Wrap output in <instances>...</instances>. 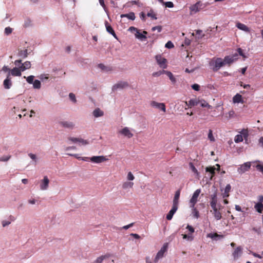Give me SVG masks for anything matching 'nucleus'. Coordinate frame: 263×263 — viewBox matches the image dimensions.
Returning a JSON list of instances; mask_svg holds the SVG:
<instances>
[{"label": "nucleus", "instance_id": "9b49d317", "mask_svg": "<svg viewBox=\"0 0 263 263\" xmlns=\"http://www.w3.org/2000/svg\"><path fill=\"white\" fill-rule=\"evenodd\" d=\"M128 86V83L127 82H119L115 84L112 87V90L115 91L118 89H123Z\"/></svg>", "mask_w": 263, "mask_h": 263}, {"label": "nucleus", "instance_id": "c756f323", "mask_svg": "<svg viewBox=\"0 0 263 263\" xmlns=\"http://www.w3.org/2000/svg\"><path fill=\"white\" fill-rule=\"evenodd\" d=\"M231 189L230 184H227L224 189V192L223 194V198L228 197L229 196V192Z\"/></svg>", "mask_w": 263, "mask_h": 263}, {"label": "nucleus", "instance_id": "2eb2a0df", "mask_svg": "<svg viewBox=\"0 0 263 263\" xmlns=\"http://www.w3.org/2000/svg\"><path fill=\"white\" fill-rule=\"evenodd\" d=\"M105 24L107 31L112 34L115 38L118 39L117 36L111 25L107 21L105 22Z\"/></svg>", "mask_w": 263, "mask_h": 263}, {"label": "nucleus", "instance_id": "a878e982", "mask_svg": "<svg viewBox=\"0 0 263 263\" xmlns=\"http://www.w3.org/2000/svg\"><path fill=\"white\" fill-rule=\"evenodd\" d=\"M31 63L29 61H26L20 66V68H21V70L22 71H24L26 69H29L31 67Z\"/></svg>", "mask_w": 263, "mask_h": 263}, {"label": "nucleus", "instance_id": "bb28decb", "mask_svg": "<svg viewBox=\"0 0 263 263\" xmlns=\"http://www.w3.org/2000/svg\"><path fill=\"white\" fill-rule=\"evenodd\" d=\"M233 101L234 103H238L240 102L243 103L242 96L239 93H237L235 96L233 97Z\"/></svg>", "mask_w": 263, "mask_h": 263}, {"label": "nucleus", "instance_id": "c03bdc74", "mask_svg": "<svg viewBox=\"0 0 263 263\" xmlns=\"http://www.w3.org/2000/svg\"><path fill=\"white\" fill-rule=\"evenodd\" d=\"M166 71L163 70V71H159L157 72H155L153 73V77H159L161 76L162 73H165Z\"/></svg>", "mask_w": 263, "mask_h": 263}, {"label": "nucleus", "instance_id": "69168bd1", "mask_svg": "<svg viewBox=\"0 0 263 263\" xmlns=\"http://www.w3.org/2000/svg\"><path fill=\"white\" fill-rule=\"evenodd\" d=\"M186 229L189 230V231L191 233H193L194 232V229L191 226L187 225L186 227Z\"/></svg>", "mask_w": 263, "mask_h": 263}, {"label": "nucleus", "instance_id": "680f3d73", "mask_svg": "<svg viewBox=\"0 0 263 263\" xmlns=\"http://www.w3.org/2000/svg\"><path fill=\"white\" fill-rule=\"evenodd\" d=\"M68 140L71 141L73 143H77V142H78L79 138L69 137V138H68Z\"/></svg>", "mask_w": 263, "mask_h": 263}, {"label": "nucleus", "instance_id": "6e6552de", "mask_svg": "<svg viewBox=\"0 0 263 263\" xmlns=\"http://www.w3.org/2000/svg\"><path fill=\"white\" fill-rule=\"evenodd\" d=\"M150 105L152 107L160 109L164 112L166 111L165 105L163 103H158L155 101H152L151 102Z\"/></svg>", "mask_w": 263, "mask_h": 263}, {"label": "nucleus", "instance_id": "0e129e2a", "mask_svg": "<svg viewBox=\"0 0 263 263\" xmlns=\"http://www.w3.org/2000/svg\"><path fill=\"white\" fill-rule=\"evenodd\" d=\"M140 18L143 21H145V20H146V15L145 14V13L143 12H142L140 13Z\"/></svg>", "mask_w": 263, "mask_h": 263}, {"label": "nucleus", "instance_id": "864d4df0", "mask_svg": "<svg viewBox=\"0 0 263 263\" xmlns=\"http://www.w3.org/2000/svg\"><path fill=\"white\" fill-rule=\"evenodd\" d=\"M127 179L129 180H133L135 179L134 176L133 174L129 172L127 174Z\"/></svg>", "mask_w": 263, "mask_h": 263}, {"label": "nucleus", "instance_id": "aec40b11", "mask_svg": "<svg viewBox=\"0 0 263 263\" xmlns=\"http://www.w3.org/2000/svg\"><path fill=\"white\" fill-rule=\"evenodd\" d=\"M237 60V58H234V57H231V55H229L225 57L223 61L224 62V65L228 64L230 66L232 63Z\"/></svg>", "mask_w": 263, "mask_h": 263}, {"label": "nucleus", "instance_id": "7ed1b4c3", "mask_svg": "<svg viewBox=\"0 0 263 263\" xmlns=\"http://www.w3.org/2000/svg\"><path fill=\"white\" fill-rule=\"evenodd\" d=\"M206 6V4H203L200 1H198L195 4L190 7V13L191 14H195L199 12L200 10L204 9Z\"/></svg>", "mask_w": 263, "mask_h": 263}, {"label": "nucleus", "instance_id": "37998d69", "mask_svg": "<svg viewBox=\"0 0 263 263\" xmlns=\"http://www.w3.org/2000/svg\"><path fill=\"white\" fill-rule=\"evenodd\" d=\"M78 142L82 145H85L89 143L88 141L82 138H79Z\"/></svg>", "mask_w": 263, "mask_h": 263}, {"label": "nucleus", "instance_id": "dca6fc26", "mask_svg": "<svg viewBox=\"0 0 263 263\" xmlns=\"http://www.w3.org/2000/svg\"><path fill=\"white\" fill-rule=\"evenodd\" d=\"M199 103V100L197 98L191 99L188 102H185V104L189 107L196 106Z\"/></svg>", "mask_w": 263, "mask_h": 263}, {"label": "nucleus", "instance_id": "de8ad7c7", "mask_svg": "<svg viewBox=\"0 0 263 263\" xmlns=\"http://www.w3.org/2000/svg\"><path fill=\"white\" fill-rule=\"evenodd\" d=\"M152 30L153 31L157 30L158 32H160L162 30V27L161 26H157L153 27Z\"/></svg>", "mask_w": 263, "mask_h": 263}, {"label": "nucleus", "instance_id": "f257e3e1", "mask_svg": "<svg viewBox=\"0 0 263 263\" xmlns=\"http://www.w3.org/2000/svg\"><path fill=\"white\" fill-rule=\"evenodd\" d=\"M128 30L132 32H135V35L136 38L143 41L146 40L147 39L146 35L147 34V32L146 31H143V33L140 32V30L137 28L132 26L128 29Z\"/></svg>", "mask_w": 263, "mask_h": 263}, {"label": "nucleus", "instance_id": "603ef678", "mask_svg": "<svg viewBox=\"0 0 263 263\" xmlns=\"http://www.w3.org/2000/svg\"><path fill=\"white\" fill-rule=\"evenodd\" d=\"M237 52H238V54L242 56L244 59L247 58V57L243 53V50L240 48L237 49Z\"/></svg>", "mask_w": 263, "mask_h": 263}, {"label": "nucleus", "instance_id": "7c9ffc66", "mask_svg": "<svg viewBox=\"0 0 263 263\" xmlns=\"http://www.w3.org/2000/svg\"><path fill=\"white\" fill-rule=\"evenodd\" d=\"M254 208L257 212L261 213L263 211V204L261 202H258L255 205Z\"/></svg>", "mask_w": 263, "mask_h": 263}, {"label": "nucleus", "instance_id": "774afa93", "mask_svg": "<svg viewBox=\"0 0 263 263\" xmlns=\"http://www.w3.org/2000/svg\"><path fill=\"white\" fill-rule=\"evenodd\" d=\"M10 224V222L8 221H2V225L4 227L8 226Z\"/></svg>", "mask_w": 263, "mask_h": 263}, {"label": "nucleus", "instance_id": "20e7f679", "mask_svg": "<svg viewBox=\"0 0 263 263\" xmlns=\"http://www.w3.org/2000/svg\"><path fill=\"white\" fill-rule=\"evenodd\" d=\"M200 193V189H197L194 192L192 198L190 200V208H194L195 207V205L198 201V198Z\"/></svg>", "mask_w": 263, "mask_h": 263}, {"label": "nucleus", "instance_id": "f3484780", "mask_svg": "<svg viewBox=\"0 0 263 263\" xmlns=\"http://www.w3.org/2000/svg\"><path fill=\"white\" fill-rule=\"evenodd\" d=\"M21 71H22L21 70V68L14 67L12 69L10 70V72L9 73L10 74V76L12 75V76L16 77V76H21L22 73Z\"/></svg>", "mask_w": 263, "mask_h": 263}, {"label": "nucleus", "instance_id": "9d476101", "mask_svg": "<svg viewBox=\"0 0 263 263\" xmlns=\"http://www.w3.org/2000/svg\"><path fill=\"white\" fill-rule=\"evenodd\" d=\"M251 167V163L249 162L245 163L238 168V172L239 174H243L248 171Z\"/></svg>", "mask_w": 263, "mask_h": 263}, {"label": "nucleus", "instance_id": "a18cd8bd", "mask_svg": "<svg viewBox=\"0 0 263 263\" xmlns=\"http://www.w3.org/2000/svg\"><path fill=\"white\" fill-rule=\"evenodd\" d=\"M165 47L167 48L171 49L173 48L174 46L173 43L171 41H169L166 43Z\"/></svg>", "mask_w": 263, "mask_h": 263}, {"label": "nucleus", "instance_id": "c9c22d12", "mask_svg": "<svg viewBox=\"0 0 263 263\" xmlns=\"http://www.w3.org/2000/svg\"><path fill=\"white\" fill-rule=\"evenodd\" d=\"M98 67L102 70L106 71H110L111 70V68H110L109 67H107L103 64H99L98 65Z\"/></svg>", "mask_w": 263, "mask_h": 263}, {"label": "nucleus", "instance_id": "a211bd4d", "mask_svg": "<svg viewBox=\"0 0 263 263\" xmlns=\"http://www.w3.org/2000/svg\"><path fill=\"white\" fill-rule=\"evenodd\" d=\"M180 195V190H178L175 192V194L174 197L173 201V205L178 207L179 203V199Z\"/></svg>", "mask_w": 263, "mask_h": 263}, {"label": "nucleus", "instance_id": "338daca9", "mask_svg": "<svg viewBox=\"0 0 263 263\" xmlns=\"http://www.w3.org/2000/svg\"><path fill=\"white\" fill-rule=\"evenodd\" d=\"M28 156L30 157L31 159H32L33 160H34L36 161V156L34 154H33L32 153H29L28 154Z\"/></svg>", "mask_w": 263, "mask_h": 263}, {"label": "nucleus", "instance_id": "f03ea898", "mask_svg": "<svg viewBox=\"0 0 263 263\" xmlns=\"http://www.w3.org/2000/svg\"><path fill=\"white\" fill-rule=\"evenodd\" d=\"M210 64L211 66H213L212 69L214 71H217L221 67L224 66V62L221 58H217L213 59Z\"/></svg>", "mask_w": 263, "mask_h": 263}, {"label": "nucleus", "instance_id": "ddd939ff", "mask_svg": "<svg viewBox=\"0 0 263 263\" xmlns=\"http://www.w3.org/2000/svg\"><path fill=\"white\" fill-rule=\"evenodd\" d=\"M11 79V78L10 77V74L8 73L6 79L3 82V85L5 89H8L11 87L12 83Z\"/></svg>", "mask_w": 263, "mask_h": 263}, {"label": "nucleus", "instance_id": "e433bc0d", "mask_svg": "<svg viewBox=\"0 0 263 263\" xmlns=\"http://www.w3.org/2000/svg\"><path fill=\"white\" fill-rule=\"evenodd\" d=\"M189 166H190V168L192 170V172H193L195 174H196V175L197 176H199V172L197 171V170L196 168V167H195V166L194 165L193 163L190 162L189 163Z\"/></svg>", "mask_w": 263, "mask_h": 263}, {"label": "nucleus", "instance_id": "c85d7f7f", "mask_svg": "<svg viewBox=\"0 0 263 263\" xmlns=\"http://www.w3.org/2000/svg\"><path fill=\"white\" fill-rule=\"evenodd\" d=\"M121 17H127L129 20L132 21L135 19V13L133 12H129L127 14H123L121 15Z\"/></svg>", "mask_w": 263, "mask_h": 263}, {"label": "nucleus", "instance_id": "4d7b16f0", "mask_svg": "<svg viewBox=\"0 0 263 263\" xmlns=\"http://www.w3.org/2000/svg\"><path fill=\"white\" fill-rule=\"evenodd\" d=\"M182 237L183 239H187L189 240H192L193 238L192 236L187 235L186 234H182Z\"/></svg>", "mask_w": 263, "mask_h": 263}, {"label": "nucleus", "instance_id": "3c124183", "mask_svg": "<svg viewBox=\"0 0 263 263\" xmlns=\"http://www.w3.org/2000/svg\"><path fill=\"white\" fill-rule=\"evenodd\" d=\"M20 55H24V58H26L27 57V50H21L19 53Z\"/></svg>", "mask_w": 263, "mask_h": 263}, {"label": "nucleus", "instance_id": "4468645a", "mask_svg": "<svg viewBox=\"0 0 263 263\" xmlns=\"http://www.w3.org/2000/svg\"><path fill=\"white\" fill-rule=\"evenodd\" d=\"M49 180L47 176H45L44 177L43 180L42 181V182L40 184V188L42 190H45L47 189L48 187Z\"/></svg>", "mask_w": 263, "mask_h": 263}, {"label": "nucleus", "instance_id": "2f4dec72", "mask_svg": "<svg viewBox=\"0 0 263 263\" xmlns=\"http://www.w3.org/2000/svg\"><path fill=\"white\" fill-rule=\"evenodd\" d=\"M215 170H216V168L214 166H209V167H206L205 168L206 172H210L211 174V175H212L211 177V179H212V177L215 175Z\"/></svg>", "mask_w": 263, "mask_h": 263}, {"label": "nucleus", "instance_id": "f8f14e48", "mask_svg": "<svg viewBox=\"0 0 263 263\" xmlns=\"http://www.w3.org/2000/svg\"><path fill=\"white\" fill-rule=\"evenodd\" d=\"M91 162L96 163H99L103 162H104L106 160H107V159H106L104 156H93L90 158Z\"/></svg>", "mask_w": 263, "mask_h": 263}, {"label": "nucleus", "instance_id": "5701e85b", "mask_svg": "<svg viewBox=\"0 0 263 263\" xmlns=\"http://www.w3.org/2000/svg\"><path fill=\"white\" fill-rule=\"evenodd\" d=\"M60 124L64 127L70 129L73 128L74 125L72 122L68 121H62L60 122Z\"/></svg>", "mask_w": 263, "mask_h": 263}, {"label": "nucleus", "instance_id": "423d86ee", "mask_svg": "<svg viewBox=\"0 0 263 263\" xmlns=\"http://www.w3.org/2000/svg\"><path fill=\"white\" fill-rule=\"evenodd\" d=\"M167 249V243H164L163 247L161 248L160 250L157 253V255L154 259V262L156 263L158 262L160 258L163 257L164 254L166 252Z\"/></svg>", "mask_w": 263, "mask_h": 263}, {"label": "nucleus", "instance_id": "13d9d810", "mask_svg": "<svg viewBox=\"0 0 263 263\" xmlns=\"http://www.w3.org/2000/svg\"><path fill=\"white\" fill-rule=\"evenodd\" d=\"M12 31V28H11L10 27H6L5 29V33L7 34H10Z\"/></svg>", "mask_w": 263, "mask_h": 263}, {"label": "nucleus", "instance_id": "0eeeda50", "mask_svg": "<svg viewBox=\"0 0 263 263\" xmlns=\"http://www.w3.org/2000/svg\"><path fill=\"white\" fill-rule=\"evenodd\" d=\"M155 59L157 61V63L161 68H166V60L165 58H163L161 55L159 54L156 55Z\"/></svg>", "mask_w": 263, "mask_h": 263}, {"label": "nucleus", "instance_id": "49530a36", "mask_svg": "<svg viewBox=\"0 0 263 263\" xmlns=\"http://www.w3.org/2000/svg\"><path fill=\"white\" fill-rule=\"evenodd\" d=\"M199 103L200 104L201 106L202 107H206V105H208V103L204 100H199Z\"/></svg>", "mask_w": 263, "mask_h": 263}, {"label": "nucleus", "instance_id": "b1692460", "mask_svg": "<svg viewBox=\"0 0 263 263\" xmlns=\"http://www.w3.org/2000/svg\"><path fill=\"white\" fill-rule=\"evenodd\" d=\"M242 253V248L240 247H237L233 252V256L234 259H237L240 256Z\"/></svg>", "mask_w": 263, "mask_h": 263}, {"label": "nucleus", "instance_id": "bf43d9fd", "mask_svg": "<svg viewBox=\"0 0 263 263\" xmlns=\"http://www.w3.org/2000/svg\"><path fill=\"white\" fill-rule=\"evenodd\" d=\"M166 7L173 8L174 7V4L172 2H167L165 3Z\"/></svg>", "mask_w": 263, "mask_h": 263}, {"label": "nucleus", "instance_id": "5fc2aeb1", "mask_svg": "<svg viewBox=\"0 0 263 263\" xmlns=\"http://www.w3.org/2000/svg\"><path fill=\"white\" fill-rule=\"evenodd\" d=\"M69 98L73 102H76V98L75 95L72 93H70L69 95Z\"/></svg>", "mask_w": 263, "mask_h": 263}, {"label": "nucleus", "instance_id": "412c9836", "mask_svg": "<svg viewBox=\"0 0 263 263\" xmlns=\"http://www.w3.org/2000/svg\"><path fill=\"white\" fill-rule=\"evenodd\" d=\"M178 207L173 205L172 209L166 215L167 220H171L172 219L174 214L175 213Z\"/></svg>", "mask_w": 263, "mask_h": 263}, {"label": "nucleus", "instance_id": "052dcab7", "mask_svg": "<svg viewBox=\"0 0 263 263\" xmlns=\"http://www.w3.org/2000/svg\"><path fill=\"white\" fill-rule=\"evenodd\" d=\"M193 209L194 210V216L195 218H198L199 216V212L197 211V210L196 208H195V207Z\"/></svg>", "mask_w": 263, "mask_h": 263}, {"label": "nucleus", "instance_id": "e2e57ef3", "mask_svg": "<svg viewBox=\"0 0 263 263\" xmlns=\"http://www.w3.org/2000/svg\"><path fill=\"white\" fill-rule=\"evenodd\" d=\"M229 117L230 118H233L235 116V111L233 110H230L229 113Z\"/></svg>", "mask_w": 263, "mask_h": 263}, {"label": "nucleus", "instance_id": "58836bf2", "mask_svg": "<svg viewBox=\"0 0 263 263\" xmlns=\"http://www.w3.org/2000/svg\"><path fill=\"white\" fill-rule=\"evenodd\" d=\"M147 16L148 17H151L153 20H156L157 17L156 14L154 13V12L153 10H150L149 12L147 14Z\"/></svg>", "mask_w": 263, "mask_h": 263}, {"label": "nucleus", "instance_id": "1a4fd4ad", "mask_svg": "<svg viewBox=\"0 0 263 263\" xmlns=\"http://www.w3.org/2000/svg\"><path fill=\"white\" fill-rule=\"evenodd\" d=\"M210 204L211 208L220 205V204H218L217 195L216 192L210 196Z\"/></svg>", "mask_w": 263, "mask_h": 263}, {"label": "nucleus", "instance_id": "393cba45", "mask_svg": "<svg viewBox=\"0 0 263 263\" xmlns=\"http://www.w3.org/2000/svg\"><path fill=\"white\" fill-rule=\"evenodd\" d=\"M110 256L111 255L110 254L102 255L98 257L93 263H102L104 259L109 258Z\"/></svg>", "mask_w": 263, "mask_h": 263}, {"label": "nucleus", "instance_id": "4be33fe9", "mask_svg": "<svg viewBox=\"0 0 263 263\" xmlns=\"http://www.w3.org/2000/svg\"><path fill=\"white\" fill-rule=\"evenodd\" d=\"M236 26L240 30H241L247 32H250L249 28L246 25H245L242 23H241L240 22H237L236 23Z\"/></svg>", "mask_w": 263, "mask_h": 263}, {"label": "nucleus", "instance_id": "09e8293b", "mask_svg": "<svg viewBox=\"0 0 263 263\" xmlns=\"http://www.w3.org/2000/svg\"><path fill=\"white\" fill-rule=\"evenodd\" d=\"M10 158V156H4L0 158L1 161H7Z\"/></svg>", "mask_w": 263, "mask_h": 263}, {"label": "nucleus", "instance_id": "4c0bfd02", "mask_svg": "<svg viewBox=\"0 0 263 263\" xmlns=\"http://www.w3.org/2000/svg\"><path fill=\"white\" fill-rule=\"evenodd\" d=\"M234 141L236 143H239L243 141L242 136L241 135H237L234 138Z\"/></svg>", "mask_w": 263, "mask_h": 263}, {"label": "nucleus", "instance_id": "79ce46f5", "mask_svg": "<svg viewBox=\"0 0 263 263\" xmlns=\"http://www.w3.org/2000/svg\"><path fill=\"white\" fill-rule=\"evenodd\" d=\"M241 135L242 136L245 138H246L248 136V132L247 129H243L240 132Z\"/></svg>", "mask_w": 263, "mask_h": 263}, {"label": "nucleus", "instance_id": "ea45409f", "mask_svg": "<svg viewBox=\"0 0 263 263\" xmlns=\"http://www.w3.org/2000/svg\"><path fill=\"white\" fill-rule=\"evenodd\" d=\"M208 138L212 142L215 141V138L213 135V132L211 129L209 130V134H208Z\"/></svg>", "mask_w": 263, "mask_h": 263}, {"label": "nucleus", "instance_id": "f704fd0d", "mask_svg": "<svg viewBox=\"0 0 263 263\" xmlns=\"http://www.w3.org/2000/svg\"><path fill=\"white\" fill-rule=\"evenodd\" d=\"M32 84L33 87L35 89H40L41 87V84L39 80H35Z\"/></svg>", "mask_w": 263, "mask_h": 263}, {"label": "nucleus", "instance_id": "a19ab883", "mask_svg": "<svg viewBox=\"0 0 263 263\" xmlns=\"http://www.w3.org/2000/svg\"><path fill=\"white\" fill-rule=\"evenodd\" d=\"M34 78V77L33 76H30L27 78L25 76L24 77V78L26 79L27 82L29 84L33 83V82H34L33 81Z\"/></svg>", "mask_w": 263, "mask_h": 263}, {"label": "nucleus", "instance_id": "72a5a7b5", "mask_svg": "<svg viewBox=\"0 0 263 263\" xmlns=\"http://www.w3.org/2000/svg\"><path fill=\"white\" fill-rule=\"evenodd\" d=\"M134 185V183L132 182H125L122 185V187L124 189L127 188H132Z\"/></svg>", "mask_w": 263, "mask_h": 263}, {"label": "nucleus", "instance_id": "6ab92c4d", "mask_svg": "<svg viewBox=\"0 0 263 263\" xmlns=\"http://www.w3.org/2000/svg\"><path fill=\"white\" fill-rule=\"evenodd\" d=\"M120 133L128 138H132L133 136V134L130 132L128 128L126 127L121 130Z\"/></svg>", "mask_w": 263, "mask_h": 263}, {"label": "nucleus", "instance_id": "cd10ccee", "mask_svg": "<svg viewBox=\"0 0 263 263\" xmlns=\"http://www.w3.org/2000/svg\"><path fill=\"white\" fill-rule=\"evenodd\" d=\"M103 115V111L99 108L95 109L93 111V115L96 118L102 117Z\"/></svg>", "mask_w": 263, "mask_h": 263}, {"label": "nucleus", "instance_id": "6e6d98bb", "mask_svg": "<svg viewBox=\"0 0 263 263\" xmlns=\"http://www.w3.org/2000/svg\"><path fill=\"white\" fill-rule=\"evenodd\" d=\"M191 87L193 89H194L196 91L199 90L200 86L197 84H194L192 85Z\"/></svg>", "mask_w": 263, "mask_h": 263}, {"label": "nucleus", "instance_id": "8fccbe9b", "mask_svg": "<svg viewBox=\"0 0 263 263\" xmlns=\"http://www.w3.org/2000/svg\"><path fill=\"white\" fill-rule=\"evenodd\" d=\"M256 167L258 171L263 173V164H258L256 165Z\"/></svg>", "mask_w": 263, "mask_h": 263}, {"label": "nucleus", "instance_id": "39448f33", "mask_svg": "<svg viewBox=\"0 0 263 263\" xmlns=\"http://www.w3.org/2000/svg\"><path fill=\"white\" fill-rule=\"evenodd\" d=\"M221 205L212 207L213 212L212 211H211V212H212V214L213 215L215 219L217 220H219L221 219L222 218L221 213L219 211L221 209Z\"/></svg>", "mask_w": 263, "mask_h": 263}, {"label": "nucleus", "instance_id": "473e14b6", "mask_svg": "<svg viewBox=\"0 0 263 263\" xmlns=\"http://www.w3.org/2000/svg\"><path fill=\"white\" fill-rule=\"evenodd\" d=\"M165 73H166L167 76L168 77L172 83H175L176 82L175 78L174 77L173 74L170 71H166Z\"/></svg>", "mask_w": 263, "mask_h": 263}]
</instances>
